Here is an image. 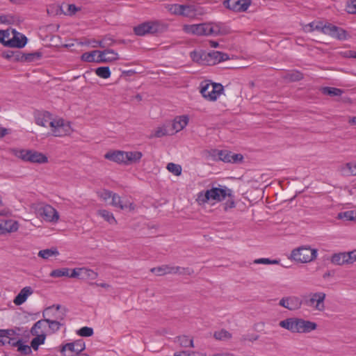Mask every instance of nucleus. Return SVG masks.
<instances>
[{
    "instance_id": "nucleus-63",
    "label": "nucleus",
    "mask_w": 356,
    "mask_h": 356,
    "mask_svg": "<svg viewBox=\"0 0 356 356\" xmlns=\"http://www.w3.org/2000/svg\"><path fill=\"white\" fill-rule=\"evenodd\" d=\"M78 8H76V6L74 4H69L67 6V13L69 14V15H74L75 14V13L78 10Z\"/></svg>"
},
{
    "instance_id": "nucleus-44",
    "label": "nucleus",
    "mask_w": 356,
    "mask_h": 356,
    "mask_svg": "<svg viewBox=\"0 0 356 356\" xmlns=\"http://www.w3.org/2000/svg\"><path fill=\"white\" fill-rule=\"evenodd\" d=\"M167 170L176 176H179L181 174V167L179 164L174 163H169L166 167Z\"/></svg>"
},
{
    "instance_id": "nucleus-53",
    "label": "nucleus",
    "mask_w": 356,
    "mask_h": 356,
    "mask_svg": "<svg viewBox=\"0 0 356 356\" xmlns=\"http://www.w3.org/2000/svg\"><path fill=\"white\" fill-rule=\"evenodd\" d=\"M178 341L180 343L181 346L184 347H193V340L186 336H182L179 337Z\"/></svg>"
},
{
    "instance_id": "nucleus-57",
    "label": "nucleus",
    "mask_w": 356,
    "mask_h": 356,
    "mask_svg": "<svg viewBox=\"0 0 356 356\" xmlns=\"http://www.w3.org/2000/svg\"><path fill=\"white\" fill-rule=\"evenodd\" d=\"M254 263L257 264H278V261L270 260L267 258H260V259H255L254 261Z\"/></svg>"
},
{
    "instance_id": "nucleus-4",
    "label": "nucleus",
    "mask_w": 356,
    "mask_h": 356,
    "mask_svg": "<svg viewBox=\"0 0 356 356\" xmlns=\"http://www.w3.org/2000/svg\"><path fill=\"white\" fill-rule=\"evenodd\" d=\"M317 257V250L305 245L294 249L291 254V259L301 263H308Z\"/></svg>"
},
{
    "instance_id": "nucleus-55",
    "label": "nucleus",
    "mask_w": 356,
    "mask_h": 356,
    "mask_svg": "<svg viewBox=\"0 0 356 356\" xmlns=\"http://www.w3.org/2000/svg\"><path fill=\"white\" fill-rule=\"evenodd\" d=\"M77 334L81 337H90L93 334V329L89 327H83L77 331Z\"/></svg>"
},
{
    "instance_id": "nucleus-56",
    "label": "nucleus",
    "mask_w": 356,
    "mask_h": 356,
    "mask_svg": "<svg viewBox=\"0 0 356 356\" xmlns=\"http://www.w3.org/2000/svg\"><path fill=\"white\" fill-rule=\"evenodd\" d=\"M10 33L6 31H0V42L6 46L8 47V42L10 40Z\"/></svg>"
},
{
    "instance_id": "nucleus-22",
    "label": "nucleus",
    "mask_w": 356,
    "mask_h": 356,
    "mask_svg": "<svg viewBox=\"0 0 356 356\" xmlns=\"http://www.w3.org/2000/svg\"><path fill=\"white\" fill-rule=\"evenodd\" d=\"M167 135H172V131L170 129V124L165 123L154 129L149 135V138H161Z\"/></svg>"
},
{
    "instance_id": "nucleus-46",
    "label": "nucleus",
    "mask_w": 356,
    "mask_h": 356,
    "mask_svg": "<svg viewBox=\"0 0 356 356\" xmlns=\"http://www.w3.org/2000/svg\"><path fill=\"white\" fill-rule=\"evenodd\" d=\"M115 40L109 35H106L101 40H99V47L101 48H106L111 47L114 44Z\"/></svg>"
},
{
    "instance_id": "nucleus-21",
    "label": "nucleus",
    "mask_w": 356,
    "mask_h": 356,
    "mask_svg": "<svg viewBox=\"0 0 356 356\" xmlns=\"http://www.w3.org/2000/svg\"><path fill=\"white\" fill-rule=\"evenodd\" d=\"M188 121L189 118L187 115L176 117L174 119L172 124H170V129L171 131H172V134L184 129L187 126Z\"/></svg>"
},
{
    "instance_id": "nucleus-36",
    "label": "nucleus",
    "mask_w": 356,
    "mask_h": 356,
    "mask_svg": "<svg viewBox=\"0 0 356 356\" xmlns=\"http://www.w3.org/2000/svg\"><path fill=\"white\" fill-rule=\"evenodd\" d=\"M184 31L187 33L202 35V24L185 25Z\"/></svg>"
},
{
    "instance_id": "nucleus-38",
    "label": "nucleus",
    "mask_w": 356,
    "mask_h": 356,
    "mask_svg": "<svg viewBox=\"0 0 356 356\" xmlns=\"http://www.w3.org/2000/svg\"><path fill=\"white\" fill-rule=\"evenodd\" d=\"M58 254H59V252L56 248L42 250H40L38 254V257H40L42 259H47L49 257H51L54 256H57Z\"/></svg>"
},
{
    "instance_id": "nucleus-62",
    "label": "nucleus",
    "mask_w": 356,
    "mask_h": 356,
    "mask_svg": "<svg viewBox=\"0 0 356 356\" xmlns=\"http://www.w3.org/2000/svg\"><path fill=\"white\" fill-rule=\"evenodd\" d=\"M259 338V336L257 334H246L243 336V341H254L257 340Z\"/></svg>"
},
{
    "instance_id": "nucleus-31",
    "label": "nucleus",
    "mask_w": 356,
    "mask_h": 356,
    "mask_svg": "<svg viewBox=\"0 0 356 356\" xmlns=\"http://www.w3.org/2000/svg\"><path fill=\"white\" fill-rule=\"evenodd\" d=\"M325 26V24H324L322 22H312L309 24H305L302 26V29L305 32H312L314 31H319L323 33L324 27Z\"/></svg>"
},
{
    "instance_id": "nucleus-12",
    "label": "nucleus",
    "mask_w": 356,
    "mask_h": 356,
    "mask_svg": "<svg viewBox=\"0 0 356 356\" xmlns=\"http://www.w3.org/2000/svg\"><path fill=\"white\" fill-rule=\"evenodd\" d=\"M323 34L328 35L339 40H345L348 37L346 31L330 23L325 24Z\"/></svg>"
},
{
    "instance_id": "nucleus-13",
    "label": "nucleus",
    "mask_w": 356,
    "mask_h": 356,
    "mask_svg": "<svg viewBox=\"0 0 356 356\" xmlns=\"http://www.w3.org/2000/svg\"><path fill=\"white\" fill-rule=\"evenodd\" d=\"M280 326L291 332L302 333V318H289L281 321Z\"/></svg>"
},
{
    "instance_id": "nucleus-18",
    "label": "nucleus",
    "mask_w": 356,
    "mask_h": 356,
    "mask_svg": "<svg viewBox=\"0 0 356 356\" xmlns=\"http://www.w3.org/2000/svg\"><path fill=\"white\" fill-rule=\"evenodd\" d=\"M8 42V47L22 48L27 43L26 37L15 31H13V37Z\"/></svg>"
},
{
    "instance_id": "nucleus-6",
    "label": "nucleus",
    "mask_w": 356,
    "mask_h": 356,
    "mask_svg": "<svg viewBox=\"0 0 356 356\" xmlns=\"http://www.w3.org/2000/svg\"><path fill=\"white\" fill-rule=\"evenodd\" d=\"M36 214L42 220L52 224L57 223L60 218L58 212L50 204L40 206L36 210Z\"/></svg>"
},
{
    "instance_id": "nucleus-61",
    "label": "nucleus",
    "mask_w": 356,
    "mask_h": 356,
    "mask_svg": "<svg viewBox=\"0 0 356 356\" xmlns=\"http://www.w3.org/2000/svg\"><path fill=\"white\" fill-rule=\"evenodd\" d=\"M347 253L349 264H353L356 261V250L348 252Z\"/></svg>"
},
{
    "instance_id": "nucleus-28",
    "label": "nucleus",
    "mask_w": 356,
    "mask_h": 356,
    "mask_svg": "<svg viewBox=\"0 0 356 356\" xmlns=\"http://www.w3.org/2000/svg\"><path fill=\"white\" fill-rule=\"evenodd\" d=\"M330 261L334 265L342 266L349 264L347 252H339L332 255Z\"/></svg>"
},
{
    "instance_id": "nucleus-35",
    "label": "nucleus",
    "mask_w": 356,
    "mask_h": 356,
    "mask_svg": "<svg viewBox=\"0 0 356 356\" xmlns=\"http://www.w3.org/2000/svg\"><path fill=\"white\" fill-rule=\"evenodd\" d=\"M207 56L211 58L213 64L229 59V56L227 54L218 51H213L212 52L209 53Z\"/></svg>"
},
{
    "instance_id": "nucleus-48",
    "label": "nucleus",
    "mask_w": 356,
    "mask_h": 356,
    "mask_svg": "<svg viewBox=\"0 0 356 356\" xmlns=\"http://www.w3.org/2000/svg\"><path fill=\"white\" fill-rule=\"evenodd\" d=\"M323 92L324 94L330 96H340L342 94L341 89L332 87H325L323 89Z\"/></svg>"
},
{
    "instance_id": "nucleus-58",
    "label": "nucleus",
    "mask_w": 356,
    "mask_h": 356,
    "mask_svg": "<svg viewBox=\"0 0 356 356\" xmlns=\"http://www.w3.org/2000/svg\"><path fill=\"white\" fill-rule=\"evenodd\" d=\"M339 54L344 58H356V51L352 50H346L339 52Z\"/></svg>"
},
{
    "instance_id": "nucleus-32",
    "label": "nucleus",
    "mask_w": 356,
    "mask_h": 356,
    "mask_svg": "<svg viewBox=\"0 0 356 356\" xmlns=\"http://www.w3.org/2000/svg\"><path fill=\"white\" fill-rule=\"evenodd\" d=\"M200 13L197 8L195 6L192 5H183V9L181 11V15L185 17L193 19L198 15Z\"/></svg>"
},
{
    "instance_id": "nucleus-37",
    "label": "nucleus",
    "mask_w": 356,
    "mask_h": 356,
    "mask_svg": "<svg viewBox=\"0 0 356 356\" xmlns=\"http://www.w3.org/2000/svg\"><path fill=\"white\" fill-rule=\"evenodd\" d=\"M317 328V324L314 322L302 318V333H309Z\"/></svg>"
},
{
    "instance_id": "nucleus-8",
    "label": "nucleus",
    "mask_w": 356,
    "mask_h": 356,
    "mask_svg": "<svg viewBox=\"0 0 356 356\" xmlns=\"http://www.w3.org/2000/svg\"><path fill=\"white\" fill-rule=\"evenodd\" d=\"M52 135L56 137H63L69 135L72 131L70 123L63 118H55L50 123Z\"/></svg>"
},
{
    "instance_id": "nucleus-39",
    "label": "nucleus",
    "mask_w": 356,
    "mask_h": 356,
    "mask_svg": "<svg viewBox=\"0 0 356 356\" xmlns=\"http://www.w3.org/2000/svg\"><path fill=\"white\" fill-rule=\"evenodd\" d=\"M33 335L35 336V337L31 340V347L34 350H37L38 349L39 346L42 345L44 343L46 337H45V334H33Z\"/></svg>"
},
{
    "instance_id": "nucleus-9",
    "label": "nucleus",
    "mask_w": 356,
    "mask_h": 356,
    "mask_svg": "<svg viewBox=\"0 0 356 356\" xmlns=\"http://www.w3.org/2000/svg\"><path fill=\"white\" fill-rule=\"evenodd\" d=\"M42 315L46 321H63L66 316V309L60 305H52L46 308Z\"/></svg>"
},
{
    "instance_id": "nucleus-30",
    "label": "nucleus",
    "mask_w": 356,
    "mask_h": 356,
    "mask_svg": "<svg viewBox=\"0 0 356 356\" xmlns=\"http://www.w3.org/2000/svg\"><path fill=\"white\" fill-rule=\"evenodd\" d=\"M99 52H101V51L93 50L90 52L83 53L81 57V60H83L84 62H88V63H100V60H99Z\"/></svg>"
},
{
    "instance_id": "nucleus-45",
    "label": "nucleus",
    "mask_w": 356,
    "mask_h": 356,
    "mask_svg": "<svg viewBox=\"0 0 356 356\" xmlns=\"http://www.w3.org/2000/svg\"><path fill=\"white\" fill-rule=\"evenodd\" d=\"M338 218L346 220H353L356 218V212L353 210L341 212L338 214Z\"/></svg>"
},
{
    "instance_id": "nucleus-49",
    "label": "nucleus",
    "mask_w": 356,
    "mask_h": 356,
    "mask_svg": "<svg viewBox=\"0 0 356 356\" xmlns=\"http://www.w3.org/2000/svg\"><path fill=\"white\" fill-rule=\"evenodd\" d=\"M44 321H46L47 327H48L49 329L52 332H55L58 331L60 329V326L62 325V323H61L62 321H46V319H44Z\"/></svg>"
},
{
    "instance_id": "nucleus-41",
    "label": "nucleus",
    "mask_w": 356,
    "mask_h": 356,
    "mask_svg": "<svg viewBox=\"0 0 356 356\" xmlns=\"http://www.w3.org/2000/svg\"><path fill=\"white\" fill-rule=\"evenodd\" d=\"M165 7L171 14L180 16L181 15L183 5L166 4Z\"/></svg>"
},
{
    "instance_id": "nucleus-42",
    "label": "nucleus",
    "mask_w": 356,
    "mask_h": 356,
    "mask_svg": "<svg viewBox=\"0 0 356 356\" xmlns=\"http://www.w3.org/2000/svg\"><path fill=\"white\" fill-rule=\"evenodd\" d=\"M95 74L103 79H108L111 76V70L109 67H99L95 70Z\"/></svg>"
},
{
    "instance_id": "nucleus-64",
    "label": "nucleus",
    "mask_w": 356,
    "mask_h": 356,
    "mask_svg": "<svg viewBox=\"0 0 356 356\" xmlns=\"http://www.w3.org/2000/svg\"><path fill=\"white\" fill-rule=\"evenodd\" d=\"M174 356H190V354L186 351L179 353H175Z\"/></svg>"
},
{
    "instance_id": "nucleus-23",
    "label": "nucleus",
    "mask_w": 356,
    "mask_h": 356,
    "mask_svg": "<svg viewBox=\"0 0 356 356\" xmlns=\"http://www.w3.org/2000/svg\"><path fill=\"white\" fill-rule=\"evenodd\" d=\"M54 119L50 113L44 111L38 113L35 115V123L39 126L47 127L49 126L50 127V123Z\"/></svg>"
},
{
    "instance_id": "nucleus-19",
    "label": "nucleus",
    "mask_w": 356,
    "mask_h": 356,
    "mask_svg": "<svg viewBox=\"0 0 356 356\" xmlns=\"http://www.w3.org/2000/svg\"><path fill=\"white\" fill-rule=\"evenodd\" d=\"M111 204L115 207L120 208V209L122 210H132L134 209L132 202H131L128 200L122 199L118 195L114 193H113V196H111Z\"/></svg>"
},
{
    "instance_id": "nucleus-59",
    "label": "nucleus",
    "mask_w": 356,
    "mask_h": 356,
    "mask_svg": "<svg viewBox=\"0 0 356 356\" xmlns=\"http://www.w3.org/2000/svg\"><path fill=\"white\" fill-rule=\"evenodd\" d=\"M83 268H78L72 270L71 274L69 273L70 277H78L79 276H82Z\"/></svg>"
},
{
    "instance_id": "nucleus-29",
    "label": "nucleus",
    "mask_w": 356,
    "mask_h": 356,
    "mask_svg": "<svg viewBox=\"0 0 356 356\" xmlns=\"http://www.w3.org/2000/svg\"><path fill=\"white\" fill-rule=\"evenodd\" d=\"M220 33V27L213 23L202 24V35H217Z\"/></svg>"
},
{
    "instance_id": "nucleus-51",
    "label": "nucleus",
    "mask_w": 356,
    "mask_h": 356,
    "mask_svg": "<svg viewBox=\"0 0 356 356\" xmlns=\"http://www.w3.org/2000/svg\"><path fill=\"white\" fill-rule=\"evenodd\" d=\"M203 56H204L203 54H202L200 51H191L190 54V56H191V59L193 61L200 63V64L204 63V60L202 58Z\"/></svg>"
},
{
    "instance_id": "nucleus-20",
    "label": "nucleus",
    "mask_w": 356,
    "mask_h": 356,
    "mask_svg": "<svg viewBox=\"0 0 356 356\" xmlns=\"http://www.w3.org/2000/svg\"><path fill=\"white\" fill-rule=\"evenodd\" d=\"M18 228L19 225L16 220L12 219L0 220V234L15 232Z\"/></svg>"
},
{
    "instance_id": "nucleus-50",
    "label": "nucleus",
    "mask_w": 356,
    "mask_h": 356,
    "mask_svg": "<svg viewBox=\"0 0 356 356\" xmlns=\"http://www.w3.org/2000/svg\"><path fill=\"white\" fill-rule=\"evenodd\" d=\"M214 337L218 340H226L231 338V334L225 330H221L214 333Z\"/></svg>"
},
{
    "instance_id": "nucleus-17",
    "label": "nucleus",
    "mask_w": 356,
    "mask_h": 356,
    "mask_svg": "<svg viewBox=\"0 0 356 356\" xmlns=\"http://www.w3.org/2000/svg\"><path fill=\"white\" fill-rule=\"evenodd\" d=\"M100 63H113L120 59L119 54L113 49H106L99 52Z\"/></svg>"
},
{
    "instance_id": "nucleus-16",
    "label": "nucleus",
    "mask_w": 356,
    "mask_h": 356,
    "mask_svg": "<svg viewBox=\"0 0 356 356\" xmlns=\"http://www.w3.org/2000/svg\"><path fill=\"white\" fill-rule=\"evenodd\" d=\"M220 160L226 163H238L243 160V157L241 154H234L227 150H220L218 153Z\"/></svg>"
},
{
    "instance_id": "nucleus-10",
    "label": "nucleus",
    "mask_w": 356,
    "mask_h": 356,
    "mask_svg": "<svg viewBox=\"0 0 356 356\" xmlns=\"http://www.w3.org/2000/svg\"><path fill=\"white\" fill-rule=\"evenodd\" d=\"M326 294L323 292H316L309 295V298L307 301V305L314 309L323 312L325 310V300Z\"/></svg>"
},
{
    "instance_id": "nucleus-5",
    "label": "nucleus",
    "mask_w": 356,
    "mask_h": 356,
    "mask_svg": "<svg viewBox=\"0 0 356 356\" xmlns=\"http://www.w3.org/2000/svg\"><path fill=\"white\" fill-rule=\"evenodd\" d=\"M223 91L220 83L203 82L200 86V93L207 100L216 101Z\"/></svg>"
},
{
    "instance_id": "nucleus-40",
    "label": "nucleus",
    "mask_w": 356,
    "mask_h": 356,
    "mask_svg": "<svg viewBox=\"0 0 356 356\" xmlns=\"http://www.w3.org/2000/svg\"><path fill=\"white\" fill-rule=\"evenodd\" d=\"M98 215L102 217L105 220H106L110 224H115L116 220L113 216V214L105 209L98 211Z\"/></svg>"
},
{
    "instance_id": "nucleus-1",
    "label": "nucleus",
    "mask_w": 356,
    "mask_h": 356,
    "mask_svg": "<svg viewBox=\"0 0 356 356\" xmlns=\"http://www.w3.org/2000/svg\"><path fill=\"white\" fill-rule=\"evenodd\" d=\"M232 195V191L225 185H218L206 191H202L197 195L196 201L200 205L205 204H214L221 202L226 197Z\"/></svg>"
},
{
    "instance_id": "nucleus-27",
    "label": "nucleus",
    "mask_w": 356,
    "mask_h": 356,
    "mask_svg": "<svg viewBox=\"0 0 356 356\" xmlns=\"http://www.w3.org/2000/svg\"><path fill=\"white\" fill-rule=\"evenodd\" d=\"M340 172L344 176H356V161H350L340 167Z\"/></svg>"
},
{
    "instance_id": "nucleus-15",
    "label": "nucleus",
    "mask_w": 356,
    "mask_h": 356,
    "mask_svg": "<svg viewBox=\"0 0 356 356\" xmlns=\"http://www.w3.org/2000/svg\"><path fill=\"white\" fill-rule=\"evenodd\" d=\"M279 305L289 310H296L300 308L302 300L297 296H288L282 298Z\"/></svg>"
},
{
    "instance_id": "nucleus-26",
    "label": "nucleus",
    "mask_w": 356,
    "mask_h": 356,
    "mask_svg": "<svg viewBox=\"0 0 356 356\" xmlns=\"http://www.w3.org/2000/svg\"><path fill=\"white\" fill-rule=\"evenodd\" d=\"M33 293V289L30 286H26L23 288L17 296L14 299V303L16 305H21L23 304L28 297Z\"/></svg>"
},
{
    "instance_id": "nucleus-7",
    "label": "nucleus",
    "mask_w": 356,
    "mask_h": 356,
    "mask_svg": "<svg viewBox=\"0 0 356 356\" xmlns=\"http://www.w3.org/2000/svg\"><path fill=\"white\" fill-rule=\"evenodd\" d=\"M162 24L157 20L143 22L134 28L136 35L143 36L149 33H154L161 31Z\"/></svg>"
},
{
    "instance_id": "nucleus-47",
    "label": "nucleus",
    "mask_w": 356,
    "mask_h": 356,
    "mask_svg": "<svg viewBox=\"0 0 356 356\" xmlns=\"http://www.w3.org/2000/svg\"><path fill=\"white\" fill-rule=\"evenodd\" d=\"M83 273L82 274L83 278L90 280H94L98 277V273L95 272L93 270L88 268H83Z\"/></svg>"
},
{
    "instance_id": "nucleus-34",
    "label": "nucleus",
    "mask_w": 356,
    "mask_h": 356,
    "mask_svg": "<svg viewBox=\"0 0 356 356\" xmlns=\"http://www.w3.org/2000/svg\"><path fill=\"white\" fill-rule=\"evenodd\" d=\"M47 323L44 319L37 321L31 330L32 334H45Z\"/></svg>"
},
{
    "instance_id": "nucleus-24",
    "label": "nucleus",
    "mask_w": 356,
    "mask_h": 356,
    "mask_svg": "<svg viewBox=\"0 0 356 356\" xmlns=\"http://www.w3.org/2000/svg\"><path fill=\"white\" fill-rule=\"evenodd\" d=\"M104 157L109 161L125 164V151H111L107 152Z\"/></svg>"
},
{
    "instance_id": "nucleus-33",
    "label": "nucleus",
    "mask_w": 356,
    "mask_h": 356,
    "mask_svg": "<svg viewBox=\"0 0 356 356\" xmlns=\"http://www.w3.org/2000/svg\"><path fill=\"white\" fill-rule=\"evenodd\" d=\"M143 156L139 151L125 152V164L138 163Z\"/></svg>"
},
{
    "instance_id": "nucleus-3",
    "label": "nucleus",
    "mask_w": 356,
    "mask_h": 356,
    "mask_svg": "<svg viewBox=\"0 0 356 356\" xmlns=\"http://www.w3.org/2000/svg\"><path fill=\"white\" fill-rule=\"evenodd\" d=\"M12 152L17 158L25 162L39 164L46 163L48 162V158L45 154L35 150L13 149Z\"/></svg>"
},
{
    "instance_id": "nucleus-25",
    "label": "nucleus",
    "mask_w": 356,
    "mask_h": 356,
    "mask_svg": "<svg viewBox=\"0 0 356 356\" xmlns=\"http://www.w3.org/2000/svg\"><path fill=\"white\" fill-rule=\"evenodd\" d=\"M179 267H172L169 266H162L156 268H152L151 272L158 276H161L170 273H181Z\"/></svg>"
},
{
    "instance_id": "nucleus-52",
    "label": "nucleus",
    "mask_w": 356,
    "mask_h": 356,
    "mask_svg": "<svg viewBox=\"0 0 356 356\" xmlns=\"http://www.w3.org/2000/svg\"><path fill=\"white\" fill-rule=\"evenodd\" d=\"M113 193V192L106 189H102L97 192L98 197L104 201L111 199Z\"/></svg>"
},
{
    "instance_id": "nucleus-2",
    "label": "nucleus",
    "mask_w": 356,
    "mask_h": 356,
    "mask_svg": "<svg viewBox=\"0 0 356 356\" xmlns=\"http://www.w3.org/2000/svg\"><path fill=\"white\" fill-rule=\"evenodd\" d=\"M0 343L17 347L18 351L24 355L31 353V347L22 343L19 334L13 329L0 330Z\"/></svg>"
},
{
    "instance_id": "nucleus-11",
    "label": "nucleus",
    "mask_w": 356,
    "mask_h": 356,
    "mask_svg": "<svg viewBox=\"0 0 356 356\" xmlns=\"http://www.w3.org/2000/svg\"><path fill=\"white\" fill-rule=\"evenodd\" d=\"M86 348L83 340L79 339L76 341L68 343L63 346L61 352L64 356H74L82 352Z\"/></svg>"
},
{
    "instance_id": "nucleus-43",
    "label": "nucleus",
    "mask_w": 356,
    "mask_h": 356,
    "mask_svg": "<svg viewBox=\"0 0 356 356\" xmlns=\"http://www.w3.org/2000/svg\"><path fill=\"white\" fill-rule=\"evenodd\" d=\"M69 272L70 269L67 268H58L52 270L50 273V276L52 277H68Z\"/></svg>"
},
{
    "instance_id": "nucleus-14",
    "label": "nucleus",
    "mask_w": 356,
    "mask_h": 356,
    "mask_svg": "<svg viewBox=\"0 0 356 356\" xmlns=\"http://www.w3.org/2000/svg\"><path fill=\"white\" fill-rule=\"evenodd\" d=\"M251 4V0H226L224 6L236 12L245 11Z\"/></svg>"
},
{
    "instance_id": "nucleus-54",
    "label": "nucleus",
    "mask_w": 356,
    "mask_h": 356,
    "mask_svg": "<svg viewBox=\"0 0 356 356\" xmlns=\"http://www.w3.org/2000/svg\"><path fill=\"white\" fill-rule=\"evenodd\" d=\"M346 10L350 14H356V0H348Z\"/></svg>"
},
{
    "instance_id": "nucleus-60",
    "label": "nucleus",
    "mask_w": 356,
    "mask_h": 356,
    "mask_svg": "<svg viewBox=\"0 0 356 356\" xmlns=\"http://www.w3.org/2000/svg\"><path fill=\"white\" fill-rule=\"evenodd\" d=\"M235 207V202L232 198V195L229 197L227 202L225 203L224 209L225 211Z\"/></svg>"
}]
</instances>
